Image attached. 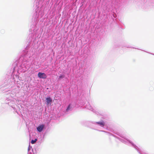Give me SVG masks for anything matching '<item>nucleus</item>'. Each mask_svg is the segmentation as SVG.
<instances>
[{"label": "nucleus", "mask_w": 154, "mask_h": 154, "mask_svg": "<svg viewBox=\"0 0 154 154\" xmlns=\"http://www.w3.org/2000/svg\"><path fill=\"white\" fill-rule=\"evenodd\" d=\"M38 76L40 78L43 79H45L47 77L45 73L41 72H39L38 73Z\"/></svg>", "instance_id": "1"}, {"label": "nucleus", "mask_w": 154, "mask_h": 154, "mask_svg": "<svg viewBox=\"0 0 154 154\" xmlns=\"http://www.w3.org/2000/svg\"><path fill=\"white\" fill-rule=\"evenodd\" d=\"M46 104L47 105H51L52 102V99L50 97H47L46 98Z\"/></svg>", "instance_id": "2"}, {"label": "nucleus", "mask_w": 154, "mask_h": 154, "mask_svg": "<svg viewBox=\"0 0 154 154\" xmlns=\"http://www.w3.org/2000/svg\"><path fill=\"white\" fill-rule=\"evenodd\" d=\"M44 126V125H41L37 128V130L38 131L40 132L42 131Z\"/></svg>", "instance_id": "3"}, {"label": "nucleus", "mask_w": 154, "mask_h": 154, "mask_svg": "<svg viewBox=\"0 0 154 154\" xmlns=\"http://www.w3.org/2000/svg\"><path fill=\"white\" fill-rule=\"evenodd\" d=\"M96 123L102 126H104L105 125V123L103 121L97 122H96Z\"/></svg>", "instance_id": "4"}, {"label": "nucleus", "mask_w": 154, "mask_h": 154, "mask_svg": "<svg viewBox=\"0 0 154 154\" xmlns=\"http://www.w3.org/2000/svg\"><path fill=\"white\" fill-rule=\"evenodd\" d=\"M37 140L36 139H35V140H32L31 141V143L32 144H34L35 143L36 141H37Z\"/></svg>", "instance_id": "5"}, {"label": "nucleus", "mask_w": 154, "mask_h": 154, "mask_svg": "<svg viewBox=\"0 0 154 154\" xmlns=\"http://www.w3.org/2000/svg\"><path fill=\"white\" fill-rule=\"evenodd\" d=\"M71 106V104H69V105L67 108L66 109V110L67 111H68L70 109Z\"/></svg>", "instance_id": "6"}, {"label": "nucleus", "mask_w": 154, "mask_h": 154, "mask_svg": "<svg viewBox=\"0 0 154 154\" xmlns=\"http://www.w3.org/2000/svg\"><path fill=\"white\" fill-rule=\"evenodd\" d=\"M64 77V75H61L59 76V78L60 79L63 78Z\"/></svg>", "instance_id": "7"}]
</instances>
